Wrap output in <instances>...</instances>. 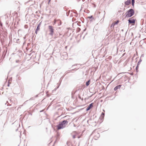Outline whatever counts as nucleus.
Instances as JSON below:
<instances>
[{
    "label": "nucleus",
    "mask_w": 146,
    "mask_h": 146,
    "mask_svg": "<svg viewBox=\"0 0 146 146\" xmlns=\"http://www.w3.org/2000/svg\"><path fill=\"white\" fill-rule=\"evenodd\" d=\"M68 123L67 120H64L62 122H60L59 124L57 125V129L59 130L65 128Z\"/></svg>",
    "instance_id": "f257e3e1"
},
{
    "label": "nucleus",
    "mask_w": 146,
    "mask_h": 146,
    "mask_svg": "<svg viewBox=\"0 0 146 146\" xmlns=\"http://www.w3.org/2000/svg\"><path fill=\"white\" fill-rule=\"evenodd\" d=\"M126 13V17H130L134 15V11L133 9H131L127 11Z\"/></svg>",
    "instance_id": "f03ea898"
},
{
    "label": "nucleus",
    "mask_w": 146,
    "mask_h": 146,
    "mask_svg": "<svg viewBox=\"0 0 146 146\" xmlns=\"http://www.w3.org/2000/svg\"><path fill=\"white\" fill-rule=\"evenodd\" d=\"M49 29L50 33H49V35H50L52 36L54 33V29L53 27L51 26H48Z\"/></svg>",
    "instance_id": "7ed1b4c3"
},
{
    "label": "nucleus",
    "mask_w": 146,
    "mask_h": 146,
    "mask_svg": "<svg viewBox=\"0 0 146 146\" xmlns=\"http://www.w3.org/2000/svg\"><path fill=\"white\" fill-rule=\"evenodd\" d=\"M129 23V24L134 23L135 22V20L133 19V18H131L128 20Z\"/></svg>",
    "instance_id": "20e7f679"
},
{
    "label": "nucleus",
    "mask_w": 146,
    "mask_h": 146,
    "mask_svg": "<svg viewBox=\"0 0 146 146\" xmlns=\"http://www.w3.org/2000/svg\"><path fill=\"white\" fill-rule=\"evenodd\" d=\"M93 103H91L89 105V106L87 107L86 109V110L87 111L89 110L91 108L93 107Z\"/></svg>",
    "instance_id": "39448f33"
},
{
    "label": "nucleus",
    "mask_w": 146,
    "mask_h": 146,
    "mask_svg": "<svg viewBox=\"0 0 146 146\" xmlns=\"http://www.w3.org/2000/svg\"><path fill=\"white\" fill-rule=\"evenodd\" d=\"M121 85H119L116 86L114 88V90L116 91L118 89H119L121 86Z\"/></svg>",
    "instance_id": "423d86ee"
},
{
    "label": "nucleus",
    "mask_w": 146,
    "mask_h": 146,
    "mask_svg": "<svg viewBox=\"0 0 146 146\" xmlns=\"http://www.w3.org/2000/svg\"><path fill=\"white\" fill-rule=\"evenodd\" d=\"M95 134L96 135H94V138L96 139V138H98L100 137V134L98 133H96Z\"/></svg>",
    "instance_id": "0eeeda50"
},
{
    "label": "nucleus",
    "mask_w": 146,
    "mask_h": 146,
    "mask_svg": "<svg viewBox=\"0 0 146 146\" xmlns=\"http://www.w3.org/2000/svg\"><path fill=\"white\" fill-rule=\"evenodd\" d=\"M131 1L130 0H128L125 2V3L126 5H128L131 3Z\"/></svg>",
    "instance_id": "6e6552de"
},
{
    "label": "nucleus",
    "mask_w": 146,
    "mask_h": 146,
    "mask_svg": "<svg viewBox=\"0 0 146 146\" xmlns=\"http://www.w3.org/2000/svg\"><path fill=\"white\" fill-rule=\"evenodd\" d=\"M104 115H105L104 113L103 112L102 113V114L101 115V116L100 117V118L101 119H103V118H104Z\"/></svg>",
    "instance_id": "1a4fd4ad"
},
{
    "label": "nucleus",
    "mask_w": 146,
    "mask_h": 146,
    "mask_svg": "<svg viewBox=\"0 0 146 146\" xmlns=\"http://www.w3.org/2000/svg\"><path fill=\"white\" fill-rule=\"evenodd\" d=\"M90 82V80H89L88 81H87L86 82V86H88L89 85Z\"/></svg>",
    "instance_id": "9d476101"
},
{
    "label": "nucleus",
    "mask_w": 146,
    "mask_h": 146,
    "mask_svg": "<svg viewBox=\"0 0 146 146\" xmlns=\"http://www.w3.org/2000/svg\"><path fill=\"white\" fill-rule=\"evenodd\" d=\"M131 1L132 5L133 6H134L135 3V0H131Z\"/></svg>",
    "instance_id": "9b49d317"
},
{
    "label": "nucleus",
    "mask_w": 146,
    "mask_h": 146,
    "mask_svg": "<svg viewBox=\"0 0 146 146\" xmlns=\"http://www.w3.org/2000/svg\"><path fill=\"white\" fill-rule=\"evenodd\" d=\"M40 27H37L36 29V30H37V31H39L40 30Z\"/></svg>",
    "instance_id": "f8f14e48"
},
{
    "label": "nucleus",
    "mask_w": 146,
    "mask_h": 146,
    "mask_svg": "<svg viewBox=\"0 0 146 146\" xmlns=\"http://www.w3.org/2000/svg\"><path fill=\"white\" fill-rule=\"evenodd\" d=\"M70 11H69L68 12H67L66 13V15L67 16H68L69 15V13H70Z\"/></svg>",
    "instance_id": "ddd939ff"
},
{
    "label": "nucleus",
    "mask_w": 146,
    "mask_h": 146,
    "mask_svg": "<svg viewBox=\"0 0 146 146\" xmlns=\"http://www.w3.org/2000/svg\"><path fill=\"white\" fill-rule=\"evenodd\" d=\"M72 138L73 139L75 138H76V135H73L72 136Z\"/></svg>",
    "instance_id": "4468645a"
},
{
    "label": "nucleus",
    "mask_w": 146,
    "mask_h": 146,
    "mask_svg": "<svg viewBox=\"0 0 146 146\" xmlns=\"http://www.w3.org/2000/svg\"><path fill=\"white\" fill-rule=\"evenodd\" d=\"M141 59H140V60H139V61L137 64H138V65H139V64L141 62Z\"/></svg>",
    "instance_id": "2eb2a0df"
},
{
    "label": "nucleus",
    "mask_w": 146,
    "mask_h": 146,
    "mask_svg": "<svg viewBox=\"0 0 146 146\" xmlns=\"http://www.w3.org/2000/svg\"><path fill=\"white\" fill-rule=\"evenodd\" d=\"M40 23L38 25L37 27H40Z\"/></svg>",
    "instance_id": "dca6fc26"
},
{
    "label": "nucleus",
    "mask_w": 146,
    "mask_h": 146,
    "mask_svg": "<svg viewBox=\"0 0 146 146\" xmlns=\"http://www.w3.org/2000/svg\"><path fill=\"white\" fill-rule=\"evenodd\" d=\"M38 31H37V30H36L35 31V33L36 34H37V32Z\"/></svg>",
    "instance_id": "f3484780"
},
{
    "label": "nucleus",
    "mask_w": 146,
    "mask_h": 146,
    "mask_svg": "<svg viewBox=\"0 0 146 146\" xmlns=\"http://www.w3.org/2000/svg\"><path fill=\"white\" fill-rule=\"evenodd\" d=\"M139 65L138 64H137V67H136V70H137V68L138 67V66Z\"/></svg>",
    "instance_id": "a211bd4d"
},
{
    "label": "nucleus",
    "mask_w": 146,
    "mask_h": 146,
    "mask_svg": "<svg viewBox=\"0 0 146 146\" xmlns=\"http://www.w3.org/2000/svg\"><path fill=\"white\" fill-rule=\"evenodd\" d=\"M89 17L90 18H93V16H91L90 17Z\"/></svg>",
    "instance_id": "6ab92c4d"
},
{
    "label": "nucleus",
    "mask_w": 146,
    "mask_h": 146,
    "mask_svg": "<svg viewBox=\"0 0 146 146\" xmlns=\"http://www.w3.org/2000/svg\"><path fill=\"white\" fill-rule=\"evenodd\" d=\"M60 84H58V86L57 88H58L59 87Z\"/></svg>",
    "instance_id": "aec40b11"
},
{
    "label": "nucleus",
    "mask_w": 146,
    "mask_h": 146,
    "mask_svg": "<svg viewBox=\"0 0 146 146\" xmlns=\"http://www.w3.org/2000/svg\"><path fill=\"white\" fill-rule=\"evenodd\" d=\"M118 21H117V22L115 23V24H117L118 23Z\"/></svg>",
    "instance_id": "412c9836"
},
{
    "label": "nucleus",
    "mask_w": 146,
    "mask_h": 146,
    "mask_svg": "<svg viewBox=\"0 0 146 146\" xmlns=\"http://www.w3.org/2000/svg\"><path fill=\"white\" fill-rule=\"evenodd\" d=\"M50 0H49V1H48V4H49V2H50Z\"/></svg>",
    "instance_id": "4be33fe9"
},
{
    "label": "nucleus",
    "mask_w": 146,
    "mask_h": 146,
    "mask_svg": "<svg viewBox=\"0 0 146 146\" xmlns=\"http://www.w3.org/2000/svg\"><path fill=\"white\" fill-rule=\"evenodd\" d=\"M74 66H75V65H72V67Z\"/></svg>",
    "instance_id": "5701e85b"
},
{
    "label": "nucleus",
    "mask_w": 146,
    "mask_h": 146,
    "mask_svg": "<svg viewBox=\"0 0 146 146\" xmlns=\"http://www.w3.org/2000/svg\"><path fill=\"white\" fill-rule=\"evenodd\" d=\"M94 132H93L92 133V134H94Z\"/></svg>",
    "instance_id": "b1692460"
},
{
    "label": "nucleus",
    "mask_w": 146,
    "mask_h": 146,
    "mask_svg": "<svg viewBox=\"0 0 146 146\" xmlns=\"http://www.w3.org/2000/svg\"><path fill=\"white\" fill-rule=\"evenodd\" d=\"M8 86H9V84H8Z\"/></svg>",
    "instance_id": "393cba45"
},
{
    "label": "nucleus",
    "mask_w": 146,
    "mask_h": 146,
    "mask_svg": "<svg viewBox=\"0 0 146 146\" xmlns=\"http://www.w3.org/2000/svg\"><path fill=\"white\" fill-rule=\"evenodd\" d=\"M79 137H78V138H79Z\"/></svg>",
    "instance_id": "a878e982"
},
{
    "label": "nucleus",
    "mask_w": 146,
    "mask_h": 146,
    "mask_svg": "<svg viewBox=\"0 0 146 146\" xmlns=\"http://www.w3.org/2000/svg\"><path fill=\"white\" fill-rule=\"evenodd\" d=\"M141 56H143V55H142Z\"/></svg>",
    "instance_id": "bb28decb"
},
{
    "label": "nucleus",
    "mask_w": 146,
    "mask_h": 146,
    "mask_svg": "<svg viewBox=\"0 0 146 146\" xmlns=\"http://www.w3.org/2000/svg\"><path fill=\"white\" fill-rule=\"evenodd\" d=\"M141 56H143V55H142Z\"/></svg>",
    "instance_id": "cd10ccee"
}]
</instances>
